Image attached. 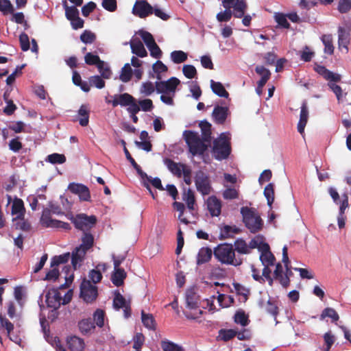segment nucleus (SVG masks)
Wrapping results in <instances>:
<instances>
[{"mask_svg": "<svg viewBox=\"0 0 351 351\" xmlns=\"http://www.w3.org/2000/svg\"><path fill=\"white\" fill-rule=\"evenodd\" d=\"M66 343L71 351H83L85 347L84 340L76 336L68 337Z\"/></svg>", "mask_w": 351, "mask_h": 351, "instance_id": "23", "label": "nucleus"}, {"mask_svg": "<svg viewBox=\"0 0 351 351\" xmlns=\"http://www.w3.org/2000/svg\"><path fill=\"white\" fill-rule=\"evenodd\" d=\"M202 130V136L204 141L210 143L211 141V124L206 121H202L199 124Z\"/></svg>", "mask_w": 351, "mask_h": 351, "instance_id": "31", "label": "nucleus"}, {"mask_svg": "<svg viewBox=\"0 0 351 351\" xmlns=\"http://www.w3.org/2000/svg\"><path fill=\"white\" fill-rule=\"evenodd\" d=\"M327 317L331 318L332 321L334 322L338 321L339 319V316L337 311L334 308L330 307H327L323 310L320 315V319H324Z\"/></svg>", "mask_w": 351, "mask_h": 351, "instance_id": "47", "label": "nucleus"}, {"mask_svg": "<svg viewBox=\"0 0 351 351\" xmlns=\"http://www.w3.org/2000/svg\"><path fill=\"white\" fill-rule=\"evenodd\" d=\"M156 90V86L151 82H143L141 86L140 92L146 96L151 95Z\"/></svg>", "mask_w": 351, "mask_h": 351, "instance_id": "56", "label": "nucleus"}, {"mask_svg": "<svg viewBox=\"0 0 351 351\" xmlns=\"http://www.w3.org/2000/svg\"><path fill=\"white\" fill-rule=\"evenodd\" d=\"M93 320L97 326L101 328L104 325V312L103 310L97 309L93 315Z\"/></svg>", "mask_w": 351, "mask_h": 351, "instance_id": "60", "label": "nucleus"}, {"mask_svg": "<svg viewBox=\"0 0 351 351\" xmlns=\"http://www.w3.org/2000/svg\"><path fill=\"white\" fill-rule=\"evenodd\" d=\"M351 10V0H339L338 10L340 13H347Z\"/></svg>", "mask_w": 351, "mask_h": 351, "instance_id": "64", "label": "nucleus"}, {"mask_svg": "<svg viewBox=\"0 0 351 351\" xmlns=\"http://www.w3.org/2000/svg\"><path fill=\"white\" fill-rule=\"evenodd\" d=\"M161 347L163 351H184L181 346L169 341H162Z\"/></svg>", "mask_w": 351, "mask_h": 351, "instance_id": "53", "label": "nucleus"}, {"mask_svg": "<svg viewBox=\"0 0 351 351\" xmlns=\"http://www.w3.org/2000/svg\"><path fill=\"white\" fill-rule=\"evenodd\" d=\"M197 191L202 195H207L212 191L211 181L209 176L202 170L195 172L194 178Z\"/></svg>", "mask_w": 351, "mask_h": 351, "instance_id": "7", "label": "nucleus"}, {"mask_svg": "<svg viewBox=\"0 0 351 351\" xmlns=\"http://www.w3.org/2000/svg\"><path fill=\"white\" fill-rule=\"evenodd\" d=\"M184 140L193 156L203 155L208 149V145L199 134L191 130L184 132Z\"/></svg>", "mask_w": 351, "mask_h": 351, "instance_id": "5", "label": "nucleus"}, {"mask_svg": "<svg viewBox=\"0 0 351 351\" xmlns=\"http://www.w3.org/2000/svg\"><path fill=\"white\" fill-rule=\"evenodd\" d=\"M230 9L225 8L224 11L219 12L216 16L217 20L220 23L230 21L234 15V12Z\"/></svg>", "mask_w": 351, "mask_h": 351, "instance_id": "50", "label": "nucleus"}, {"mask_svg": "<svg viewBox=\"0 0 351 351\" xmlns=\"http://www.w3.org/2000/svg\"><path fill=\"white\" fill-rule=\"evenodd\" d=\"M241 213L243 216V223L250 232L256 233L261 230L263 222L254 208L243 206L241 208Z\"/></svg>", "mask_w": 351, "mask_h": 351, "instance_id": "4", "label": "nucleus"}, {"mask_svg": "<svg viewBox=\"0 0 351 351\" xmlns=\"http://www.w3.org/2000/svg\"><path fill=\"white\" fill-rule=\"evenodd\" d=\"M183 200L185 201L187 208L191 211H193L195 210V197L194 192L191 189H189L186 192L184 193Z\"/></svg>", "mask_w": 351, "mask_h": 351, "instance_id": "37", "label": "nucleus"}, {"mask_svg": "<svg viewBox=\"0 0 351 351\" xmlns=\"http://www.w3.org/2000/svg\"><path fill=\"white\" fill-rule=\"evenodd\" d=\"M95 243L93 234L90 232H83L81 237V244L76 247L72 252L71 263L74 268L77 265H80L84 260L87 252L90 250Z\"/></svg>", "mask_w": 351, "mask_h": 351, "instance_id": "1", "label": "nucleus"}, {"mask_svg": "<svg viewBox=\"0 0 351 351\" xmlns=\"http://www.w3.org/2000/svg\"><path fill=\"white\" fill-rule=\"evenodd\" d=\"M113 306L115 309L123 308L124 317L128 318L131 315L130 302H127L125 298L117 291L114 293Z\"/></svg>", "mask_w": 351, "mask_h": 351, "instance_id": "12", "label": "nucleus"}, {"mask_svg": "<svg viewBox=\"0 0 351 351\" xmlns=\"http://www.w3.org/2000/svg\"><path fill=\"white\" fill-rule=\"evenodd\" d=\"M127 277V274L123 269H114L111 276L112 282L117 287L123 285L124 280Z\"/></svg>", "mask_w": 351, "mask_h": 351, "instance_id": "28", "label": "nucleus"}, {"mask_svg": "<svg viewBox=\"0 0 351 351\" xmlns=\"http://www.w3.org/2000/svg\"><path fill=\"white\" fill-rule=\"evenodd\" d=\"M274 277L278 280L280 285L287 288L290 284V279L287 274L283 275V270L282 265L278 263L276 265V269L274 271Z\"/></svg>", "mask_w": 351, "mask_h": 351, "instance_id": "21", "label": "nucleus"}, {"mask_svg": "<svg viewBox=\"0 0 351 351\" xmlns=\"http://www.w3.org/2000/svg\"><path fill=\"white\" fill-rule=\"evenodd\" d=\"M182 72L188 79H193L197 75V70L193 65L185 64L183 66Z\"/></svg>", "mask_w": 351, "mask_h": 351, "instance_id": "57", "label": "nucleus"}, {"mask_svg": "<svg viewBox=\"0 0 351 351\" xmlns=\"http://www.w3.org/2000/svg\"><path fill=\"white\" fill-rule=\"evenodd\" d=\"M98 295L97 287L89 280L84 279L80 285V297L87 303L95 301Z\"/></svg>", "mask_w": 351, "mask_h": 351, "instance_id": "8", "label": "nucleus"}, {"mask_svg": "<svg viewBox=\"0 0 351 351\" xmlns=\"http://www.w3.org/2000/svg\"><path fill=\"white\" fill-rule=\"evenodd\" d=\"M301 110L300 114V120L298 123V131L302 134L304 132V128L307 123L308 118V109L307 106V103L306 101L302 102L301 106Z\"/></svg>", "mask_w": 351, "mask_h": 351, "instance_id": "20", "label": "nucleus"}, {"mask_svg": "<svg viewBox=\"0 0 351 351\" xmlns=\"http://www.w3.org/2000/svg\"><path fill=\"white\" fill-rule=\"evenodd\" d=\"M125 155L126 158L130 161V162L132 165V167L136 169L137 173L142 178H145V177H147V173L142 170L141 167L136 163L135 160L132 157L127 147H125Z\"/></svg>", "mask_w": 351, "mask_h": 351, "instance_id": "41", "label": "nucleus"}, {"mask_svg": "<svg viewBox=\"0 0 351 351\" xmlns=\"http://www.w3.org/2000/svg\"><path fill=\"white\" fill-rule=\"evenodd\" d=\"M70 258L69 253H65L59 256H54L51 260V267L58 266L60 264L66 263Z\"/></svg>", "mask_w": 351, "mask_h": 351, "instance_id": "45", "label": "nucleus"}, {"mask_svg": "<svg viewBox=\"0 0 351 351\" xmlns=\"http://www.w3.org/2000/svg\"><path fill=\"white\" fill-rule=\"evenodd\" d=\"M230 134L221 133L218 138L213 141L212 152L216 160L227 159L231 154V142Z\"/></svg>", "mask_w": 351, "mask_h": 351, "instance_id": "3", "label": "nucleus"}, {"mask_svg": "<svg viewBox=\"0 0 351 351\" xmlns=\"http://www.w3.org/2000/svg\"><path fill=\"white\" fill-rule=\"evenodd\" d=\"M187 307L191 309L197 308L199 306V296L193 289H189L186 292Z\"/></svg>", "mask_w": 351, "mask_h": 351, "instance_id": "26", "label": "nucleus"}, {"mask_svg": "<svg viewBox=\"0 0 351 351\" xmlns=\"http://www.w3.org/2000/svg\"><path fill=\"white\" fill-rule=\"evenodd\" d=\"M210 87L213 92L221 97L228 98L229 93L225 89L224 86L221 82H215L214 80L210 81Z\"/></svg>", "mask_w": 351, "mask_h": 351, "instance_id": "29", "label": "nucleus"}, {"mask_svg": "<svg viewBox=\"0 0 351 351\" xmlns=\"http://www.w3.org/2000/svg\"><path fill=\"white\" fill-rule=\"evenodd\" d=\"M240 232V230L236 227H232L228 225H225L221 229V233L219 236L220 239H225L228 238H232L234 237V234H238Z\"/></svg>", "mask_w": 351, "mask_h": 351, "instance_id": "32", "label": "nucleus"}, {"mask_svg": "<svg viewBox=\"0 0 351 351\" xmlns=\"http://www.w3.org/2000/svg\"><path fill=\"white\" fill-rule=\"evenodd\" d=\"M222 5L225 8H233L234 16L242 18L245 14L247 4L245 0H222Z\"/></svg>", "mask_w": 351, "mask_h": 351, "instance_id": "11", "label": "nucleus"}, {"mask_svg": "<svg viewBox=\"0 0 351 351\" xmlns=\"http://www.w3.org/2000/svg\"><path fill=\"white\" fill-rule=\"evenodd\" d=\"M164 162L168 169L178 178H181L185 167H189L185 164L176 162L170 158L165 159Z\"/></svg>", "mask_w": 351, "mask_h": 351, "instance_id": "16", "label": "nucleus"}, {"mask_svg": "<svg viewBox=\"0 0 351 351\" xmlns=\"http://www.w3.org/2000/svg\"><path fill=\"white\" fill-rule=\"evenodd\" d=\"M0 11L3 14L13 13L14 8L9 0H0Z\"/></svg>", "mask_w": 351, "mask_h": 351, "instance_id": "63", "label": "nucleus"}, {"mask_svg": "<svg viewBox=\"0 0 351 351\" xmlns=\"http://www.w3.org/2000/svg\"><path fill=\"white\" fill-rule=\"evenodd\" d=\"M213 254L215 257L221 263L239 266L242 264L241 258H236L233 245L224 243L219 244L214 248Z\"/></svg>", "mask_w": 351, "mask_h": 351, "instance_id": "2", "label": "nucleus"}, {"mask_svg": "<svg viewBox=\"0 0 351 351\" xmlns=\"http://www.w3.org/2000/svg\"><path fill=\"white\" fill-rule=\"evenodd\" d=\"M78 114L82 117L79 120L81 126H87L89 122V110L86 105H82L78 110Z\"/></svg>", "mask_w": 351, "mask_h": 351, "instance_id": "36", "label": "nucleus"}, {"mask_svg": "<svg viewBox=\"0 0 351 351\" xmlns=\"http://www.w3.org/2000/svg\"><path fill=\"white\" fill-rule=\"evenodd\" d=\"M132 52L136 56L143 58L147 56V53L143 43L138 38H134L130 41Z\"/></svg>", "mask_w": 351, "mask_h": 351, "instance_id": "25", "label": "nucleus"}, {"mask_svg": "<svg viewBox=\"0 0 351 351\" xmlns=\"http://www.w3.org/2000/svg\"><path fill=\"white\" fill-rule=\"evenodd\" d=\"M138 104L141 110L144 112L151 111L154 108L152 100L150 99L139 100Z\"/></svg>", "mask_w": 351, "mask_h": 351, "instance_id": "62", "label": "nucleus"}, {"mask_svg": "<svg viewBox=\"0 0 351 351\" xmlns=\"http://www.w3.org/2000/svg\"><path fill=\"white\" fill-rule=\"evenodd\" d=\"M68 189L73 194L77 195L81 201H90V194L88 188L82 184L77 183H71Z\"/></svg>", "mask_w": 351, "mask_h": 351, "instance_id": "13", "label": "nucleus"}, {"mask_svg": "<svg viewBox=\"0 0 351 351\" xmlns=\"http://www.w3.org/2000/svg\"><path fill=\"white\" fill-rule=\"evenodd\" d=\"M234 320L235 323L239 324L242 326H246L250 322L248 316L243 310H240L236 312L234 317Z\"/></svg>", "mask_w": 351, "mask_h": 351, "instance_id": "46", "label": "nucleus"}, {"mask_svg": "<svg viewBox=\"0 0 351 351\" xmlns=\"http://www.w3.org/2000/svg\"><path fill=\"white\" fill-rule=\"evenodd\" d=\"M315 70L318 74L322 75L326 80L328 82H339L341 80V75L330 71L324 66L317 65L315 67Z\"/></svg>", "mask_w": 351, "mask_h": 351, "instance_id": "17", "label": "nucleus"}, {"mask_svg": "<svg viewBox=\"0 0 351 351\" xmlns=\"http://www.w3.org/2000/svg\"><path fill=\"white\" fill-rule=\"evenodd\" d=\"M212 254L213 251L210 247H202L197 256V264L200 265L208 262L211 259Z\"/></svg>", "mask_w": 351, "mask_h": 351, "instance_id": "27", "label": "nucleus"}, {"mask_svg": "<svg viewBox=\"0 0 351 351\" xmlns=\"http://www.w3.org/2000/svg\"><path fill=\"white\" fill-rule=\"evenodd\" d=\"M0 323L1 326L6 330L9 339L13 342L19 344L21 341V337L12 332L14 328V324L1 314H0Z\"/></svg>", "mask_w": 351, "mask_h": 351, "instance_id": "15", "label": "nucleus"}, {"mask_svg": "<svg viewBox=\"0 0 351 351\" xmlns=\"http://www.w3.org/2000/svg\"><path fill=\"white\" fill-rule=\"evenodd\" d=\"M171 58L175 64H180L187 60V53L181 50L173 51L171 53Z\"/></svg>", "mask_w": 351, "mask_h": 351, "instance_id": "44", "label": "nucleus"}, {"mask_svg": "<svg viewBox=\"0 0 351 351\" xmlns=\"http://www.w3.org/2000/svg\"><path fill=\"white\" fill-rule=\"evenodd\" d=\"M219 333V337L224 341L231 340L237 335V332L233 329H221Z\"/></svg>", "mask_w": 351, "mask_h": 351, "instance_id": "49", "label": "nucleus"}, {"mask_svg": "<svg viewBox=\"0 0 351 351\" xmlns=\"http://www.w3.org/2000/svg\"><path fill=\"white\" fill-rule=\"evenodd\" d=\"M89 83L90 86H95L99 89H101L105 86V81L102 79L101 76L93 75L89 78Z\"/></svg>", "mask_w": 351, "mask_h": 351, "instance_id": "59", "label": "nucleus"}, {"mask_svg": "<svg viewBox=\"0 0 351 351\" xmlns=\"http://www.w3.org/2000/svg\"><path fill=\"white\" fill-rule=\"evenodd\" d=\"M25 208L21 199L16 198L12 206V215L18 214L19 216H24Z\"/></svg>", "mask_w": 351, "mask_h": 351, "instance_id": "40", "label": "nucleus"}, {"mask_svg": "<svg viewBox=\"0 0 351 351\" xmlns=\"http://www.w3.org/2000/svg\"><path fill=\"white\" fill-rule=\"evenodd\" d=\"M180 80L176 77H171L167 81L156 82V90L158 93H172L174 95L177 86L180 84Z\"/></svg>", "mask_w": 351, "mask_h": 351, "instance_id": "9", "label": "nucleus"}, {"mask_svg": "<svg viewBox=\"0 0 351 351\" xmlns=\"http://www.w3.org/2000/svg\"><path fill=\"white\" fill-rule=\"evenodd\" d=\"M350 29L339 27L338 29V43L339 47H343L348 51V45L350 40Z\"/></svg>", "mask_w": 351, "mask_h": 351, "instance_id": "19", "label": "nucleus"}, {"mask_svg": "<svg viewBox=\"0 0 351 351\" xmlns=\"http://www.w3.org/2000/svg\"><path fill=\"white\" fill-rule=\"evenodd\" d=\"M322 40L324 45V52L331 55L334 52V47L332 45V38L331 35H324L322 37Z\"/></svg>", "mask_w": 351, "mask_h": 351, "instance_id": "43", "label": "nucleus"}, {"mask_svg": "<svg viewBox=\"0 0 351 351\" xmlns=\"http://www.w3.org/2000/svg\"><path fill=\"white\" fill-rule=\"evenodd\" d=\"M207 209L212 217H218L221 212V202L216 196L208 197L206 202Z\"/></svg>", "mask_w": 351, "mask_h": 351, "instance_id": "14", "label": "nucleus"}, {"mask_svg": "<svg viewBox=\"0 0 351 351\" xmlns=\"http://www.w3.org/2000/svg\"><path fill=\"white\" fill-rule=\"evenodd\" d=\"M85 63L88 65H95L97 69H100L101 65L103 64V60H101L99 56L94 55L90 52L87 53L84 56Z\"/></svg>", "mask_w": 351, "mask_h": 351, "instance_id": "34", "label": "nucleus"}, {"mask_svg": "<svg viewBox=\"0 0 351 351\" xmlns=\"http://www.w3.org/2000/svg\"><path fill=\"white\" fill-rule=\"evenodd\" d=\"M56 219H53L51 217V210L49 208H45L40 217V223L46 228H51L54 226Z\"/></svg>", "mask_w": 351, "mask_h": 351, "instance_id": "33", "label": "nucleus"}, {"mask_svg": "<svg viewBox=\"0 0 351 351\" xmlns=\"http://www.w3.org/2000/svg\"><path fill=\"white\" fill-rule=\"evenodd\" d=\"M80 40L85 44H92L96 40V35L90 30H84L80 35Z\"/></svg>", "mask_w": 351, "mask_h": 351, "instance_id": "51", "label": "nucleus"}, {"mask_svg": "<svg viewBox=\"0 0 351 351\" xmlns=\"http://www.w3.org/2000/svg\"><path fill=\"white\" fill-rule=\"evenodd\" d=\"M132 76V70L130 65V64H125L121 69V73L120 75V80L123 82H129Z\"/></svg>", "mask_w": 351, "mask_h": 351, "instance_id": "48", "label": "nucleus"}, {"mask_svg": "<svg viewBox=\"0 0 351 351\" xmlns=\"http://www.w3.org/2000/svg\"><path fill=\"white\" fill-rule=\"evenodd\" d=\"M134 101V97L128 93H123L120 95H115L114 99L112 101L113 107H116L118 105L121 106H128L131 102Z\"/></svg>", "mask_w": 351, "mask_h": 351, "instance_id": "22", "label": "nucleus"}, {"mask_svg": "<svg viewBox=\"0 0 351 351\" xmlns=\"http://www.w3.org/2000/svg\"><path fill=\"white\" fill-rule=\"evenodd\" d=\"M329 88L332 90V92L335 94L337 99L339 102L343 101V90L339 85L336 84L334 82H328V84Z\"/></svg>", "mask_w": 351, "mask_h": 351, "instance_id": "55", "label": "nucleus"}, {"mask_svg": "<svg viewBox=\"0 0 351 351\" xmlns=\"http://www.w3.org/2000/svg\"><path fill=\"white\" fill-rule=\"evenodd\" d=\"M260 260L265 267V265H267V267H269V266L273 265L274 264L276 258L274 254L269 252L261 254L260 256Z\"/></svg>", "mask_w": 351, "mask_h": 351, "instance_id": "54", "label": "nucleus"}, {"mask_svg": "<svg viewBox=\"0 0 351 351\" xmlns=\"http://www.w3.org/2000/svg\"><path fill=\"white\" fill-rule=\"evenodd\" d=\"M47 160L51 164H62L66 161V157L64 154L54 153L49 155Z\"/></svg>", "mask_w": 351, "mask_h": 351, "instance_id": "58", "label": "nucleus"}, {"mask_svg": "<svg viewBox=\"0 0 351 351\" xmlns=\"http://www.w3.org/2000/svg\"><path fill=\"white\" fill-rule=\"evenodd\" d=\"M263 194L267 200V205L271 208L274 201V185L272 183L268 184L264 189Z\"/></svg>", "mask_w": 351, "mask_h": 351, "instance_id": "38", "label": "nucleus"}, {"mask_svg": "<svg viewBox=\"0 0 351 351\" xmlns=\"http://www.w3.org/2000/svg\"><path fill=\"white\" fill-rule=\"evenodd\" d=\"M62 297L56 290L49 291L46 294V304L48 307L58 309L61 304Z\"/></svg>", "mask_w": 351, "mask_h": 351, "instance_id": "18", "label": "nucleus"}, {"mask_svg": "<svg viewBox=\"0 0 351 351\" xmlns=\"http://www.w3.org/2000/svg\"><path fill=\"white\" fill-rule=\"evenodd\" d=\"M139 35L141 36V38L144 41L147 47L156 43L153 36L149 32H148L147 31H144V30L139 31Z\"/></svg>", "mask_w": 351, "mask_h": 351, "instance_id": "61", "label": "nucleus"}, {"mask_svg": "<svg viewBox=\"0 0 351 351\" xmlns=\"http://www.w3.org/2000/svg\"><path fill=\"white\" fill-rule=\"evenodd\" d=\"M153 11L154 7L147 0H136L132 8L133 14L141 19L152 14Z\"/></svg>", "mask_w": 351, "mask_h": 351, "instance_id": "10", "label": "nucleus"}, {"mask_svg": "<svg viewBox=\"0 0 351 351\" xmlns=\"http://www.w3.org/2000/svg\"><path fill=\"white\" fill-rule=\"evenodd\" d=\"M141 319L145 327L150 330H156V322L152 314H146L142 311Z\"/></svg>", "mask_w": 351, "mask_h": 351, "instance_id": "35", "label": "nucleus"}, {"mask_svg": "<svg viewBox=\"0 0 351 351\" xmlns=\"http://www.w3.org/2000/svg\"><path fill=\"white\" fill-rule=\"evenodd\" d=\"M228 109L227 107L217 106L213 111V117L218 124H223L228 116Z\"/></svg>", "mask_w": 351, "mask_h": 351, "instance_id": "24", "label": "nucleus"}, {"mask_svg": "<svg viewBox=\"0 0 351 351\" xmlns=\"http://www.w3.org/2000/svg\"><path fill=\"white\" fill-rule=\"evenodd\" d=\"M15 223L14 226L16 229L21 230L23 231H29L31 228L30 223L24 219L23 216H17L14 219Z\"/></svg>", "mask_w": 351, "mask_h": 351, "instance_id": "42", "label": "nucleus"}, {"mask_svg": "<svg viewBox=\"0 0 351 351\" xmlns=\"http://www.w3.org/2000/svg\"><path fill=\"white\" fill-rule=\"evenodd\" d=\"M234 252L237 251L239 254H247L250 253L248 245L243 239H237L234 243Z\"/></svg>", "mask_w": 351, "mask_h": 351, "instance_id": "39", "label": "nucleus"}, {"mask_svg": "<svg viewBox=\"0 0 351 351\" xmlns=\"http://www.w3.org/2000/svg\"><path fill=\"white\" fill-rule=\"evenodd\" d=\"M78 327L83 335H87L95 328V324L90 318H88L79 322Z\"/></svg>", "mask_w": 351, "mask_h": 351, "instance_id": "30", "label": "nucleus"}, {"mask_svg": "<svg viewBox=\"0 0 351 351\" xmlns=\"http://www.w3.org/2000/svg\"><path fill=\"white\" fill-rule=\"evenodd\" d=\"M69 219L73 223L75 228L82 232H90L97 223V219L95 215H87L84 213L71 216Z\"/></svg>", "mask_w": 351, "mask_h": 351, "instance_id": "6", "label": "nucleus"}, {"mask_svg": "<svg viewBox=\"0 0 351 351\" xmlns=\"http://www.w3.org/2000/svg\"><path fill=\"white\" fill-rule=\"evenodd\" d=\"M173 206L176 210L180 212L178 215L179 220H180V221L182 222L183 223L188 225L190 223L189 221L186 218L182 217V215L185 210V206L184 204L176 201L173 202Z\"/></svg>", "mask_w": 351, "mask_h": 351, "instance_id": "52", "label": "nucleus"}]
</instances>
